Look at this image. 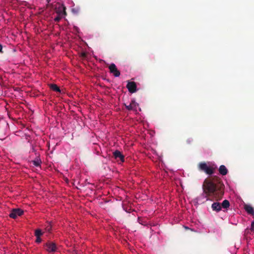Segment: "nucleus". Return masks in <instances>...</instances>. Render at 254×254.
<instances>
[{
    "label": "nucleus",
    "instance_id": "f8f14e48",
    "mask_svg": "<svg viewBox=\"0 0 254 254\" xmlns=\"http://www.w3.org/2000/svg\"><path fill=\"white\" fill-rule=\"evenodd\" d=\"M221 208H223L227 209L230 206V202L228 200L225 199L223 201L222 203L221 204Z\"/></svg>",
    "mask_w": 254,
    "mask_h": 254
},
{
    "label": "nucleus",
    "instance_id": "a211bd4d",
    "mask_svg": "<svg viewBox=\"0 0 254 254\" xmlns=\"http://www.w3.org/2000/svg\"><path fill=\"white\" fill-rule=\"evenodd\" d=\"M80 57L83 59H85L87 57V54L85 52H82L80 54Z\"/></svg>",
    "mask_w": 254,
    "mask_h": 254
},
{
    "label": "nucleus",
    "instance_id": "6ab92c4d",
    "mask_svg": "<svg viewBox=\"0 0 254 254\" xmlns=\"http://www.w3.org/2000/svg\"><path fill=\"white\" fill-rule=\"evenodd\" d=\"M42 241V240L40 238V237H36V240L35 241V242L37 243H41Z\"/></svg>",
    "mask_w": 254,
    "mask_h": 254
},
{
    "label": "nucleus",
    "instance_id": "1a4fd4ad",
    "mask_svg": "<svg viewBox=\"0 0 254 254\" xmlns=\"http://www.w3.org/2000/svg\"><path fill=\"white\" fill-rule=\"evenodd\" d=\"M211 208L213 211L219 212L221 210V203L218 202H213L211 205Z\"/></svg>",
    "mask_w": 254,
    "mask_h": 254
},
{
    "label": "nucleus",
    "instance_id": "4468645a",
    "mask_svg": "<svg viewBox=\"0 0 254 254\" xmlns=\"http://www.w3.org/2000/svg\"><path fill=\"white\" fill-rule=\"evenodd\" d=\"M50 88L54 91L61 92V89L56 84H51L50 85Z\"/></svg>",
    "mask_w": 254,
    "mask_h": 254
},
{
    "label": "nucleus",
    "instance_id": "20e7f679",
    "mask_svg": "<svg viewBox=\"0 0 254 254\" xmlns=\"http://www.w3.org/2000/svg\"><path fill=\"white\" fill-rule=\"evenodd\" d=\"M23 210L20 208H14L10 211L9 216L10 218L15 219L18 216H20L23 215Z\"/></svg>",
    "mask_w": 254,
    "mask_h": 254
},
{
    "label": "nucleus",
    "instance_id": "2eb2a0df",
    "mask_svg": "<svg viewBox=\"0 0 254 254\" xmlns=\"http://www.w3.org/2000/svg\"><path fill=\"white\" fill-rule=\"evenodd\" d=\"M43 234V232H42L41 230L40 229H36L35 231V236L36 237H41Z\"/></svg>",
    "mask_w": 254,
    "mask_h": 254
},
{
    "label": "nucleus",
    "instance_id": "dca6fc26",
    "mask_svg": "<svg viewBox=\"0 0 254 254\" xmlns=\"http://www.w3.org/2000/svg\"><path fill=\"white\" fill-rule=\"evenodd\" d=\"M52 227L51 224L50 223H48L45 227V231L50 233L52 230Z\"/></svg>",
    "mask_w": 254,
    "mask_h": 254
},
{
    "label": "nucleus",
    "instance_id": "5701e85b",
    "mask_svg": "<svg viewBox=\"0 0 254 254\" xmlns=\"http://www.w3.org/2000/svg\"><path fill=\"white\" fill-rule=\"evenodd\" d=\"M63 13H64V14H66L65 7H63Z\"/></svg>",
    "mask_w": 254,
    "mask_h": 254
},
{
    "label": "nucleus",
    "instance_id": "0eeeda50",
    "mask_svg": "<svg viewBox=\"0 0 254 254\" xmlns=\"http://www.w3.org/2000/svg\"><path fill=\"white\" fill-rule=\"evenodd\" d=\"M113 155L116 159H118L121 162H124V156L119 150H116L113 153Z\"/></svg>",
    "mask_w": 254,
    "mask_h": 254
},
{
    "label": "nucleus",
    "instance_id": "ddd939ff",
    "mask_svg": "<svg viewBox=\"0 0 254 254\" xmlns=\"http://www.w3.org/2000/svg\"><path fill=\"white\" fill-rule=\"evenodd\" d=\"M32 163L36 167H39L40 166L41 161L39 157H37L34 160L31 161Z\"/></svg>",
    "mask_w": 254,
    "mask_h": 254
},
{
    "label": "nucleus",
    "instance_id": "f03ea898",
    "mask_svg": "<svg viewBox=\"0 0 254 254\" xmlns=\"http://www.w3.org/2000/svg\"><path fill=\"white\" fill-rule=\"evenodd\" d=\"M199 171L204 172L207 175H211L214 173L216 167L208 166L205 162H199L197 165Z\"/></svg>",
    "mask_w": 254,
    "mask_h": 254
},
{
    "label": "nucleus",
    "instance_id": "423d86ee",
    "mask_svg": "<svg viewBox=\"0 0 254 254\" xmlns=\"http://www.w3.org/2000/svg\"><path fill=\"white\" fill-rule=\"evenodd\" d=\"M127 87L128 91L131 93H134L136 91V84L133 81H128L127 85Z\"/></svg>",
    "mask_w": 254,
    "mask_h": 254
},
{
    "label": "nucleus",
    "instance_id": "39448f33",
    "mask_svg": "<svg viewBox=\"0 0 254 254\" xmlns=\"http://www.w3.org/2000/svg\"><path fill=\"white\" fill-rule=\"evenodd\" d=\"M110 71L113 73L115 77H119L120 75V71L117 69L114 64H111L109 66Z\"/></svg>",
    "mask_w": 254,
    "mask_h": 254
},
{
    "label": "nucleus",
    "instance_id": "412c9836",
    "mask_svg": "<svg viewBox=\"0 0 254 254\" xmlns=\"http://www.w3.org/2000/svg\"><path fill=\"white\" fill-rule=\"evenodd\" d=\"M61 20V17L59 16H57V17H55L54 19V20L56 22H59Z\"/></svg>",
    "mask_w": 254,
    "mask_h": 254
},
{
    "label": "nucleus",
    "instance_id": "9d476101",
    "mask_svg": "<svg viewBox=\"0 0 254 254\" xmlns=\"http://www.w3.org/2000/svg\"><path fill=\"white\" fill-rule=\"evenodd\" d=\"M219 172L221 175L224 176L228 173V170L224 165H222L219 167Z\"/></svg>",
    "mask_w": 254,
    "mask_h": 254
},
{
    "label": "nucleus",
    "instance_id": "f257e3e1",
    "mask_svg": "<svg viewBox=\"0 0 254 254\" xmlns=\"http://www.w3.org/2000/svg\"><path fill=\"white\" fill-rule=\"evenodd\" d=\"M203 196L206 200H220L224 193V185L216 177L204 180L203 186Z\"/></svg>",
    "mask_w": 254,
    "mask_h": 254
},
{
    "label": "nucleus",
    "instance_id": "a878e982",
    "mask_svg": "<svg viewBox=\"0 0 254 254\" xmlns=\"http://www.w3.org/2000/svg\"><path fill=\"white\" fill-rule=\"evenodd\" d=\"M252 215L254 216V211L253 214Z\"/></svg>",
    "mask_w": 254,
    "mask_h": 254
},
{
    "label": "nucleus",
    "instance_id": "6e6552de",
    "mask_svg": "<svg viewBox=\"0 0 254 254\" xmlns=\"http://www.w3.org/2000/svg\"><path fill=\"white\" fill-rule=\"evenodd\" d=\"M137 106V103L134 100H132L129 105L125 104V106L127 109L128 110H135Z\"/></svg>",
    "mask_w": 254,
    "mask_h": 254
},
{
    "label": "nucleus",
    "instance_id": "4be33fe9",
    "mask_svg": "<svg viewBox=\"0 0 254 254\" xmlns=\"http://www.w3.org/2000/svg\"><path fill=\"white\" fill-rule=\"evenodd\" d=\"M72 11L77 13H78V9L73 8V9H72Z\"/></svg>",
    "mask_w": 254,
    "mask_h": 254
},
{
    "label": "nucleus",
    "instance_id": "aec40b11",
    "mask_svg": "<svg viewBox=\"0 0 254 254\" xmlns=\"http://www.w3.org/2000/svg\"><path fill=\"white\" fill-rule=\"evenodd\" d=\"M192 141L193 139L191 138H189L187 140V142L188 144H190L192 142Z\"/></svg>",
    "mask_w": 254,
    "mask_h": 254
},
{
    "label": "nucleus",
    "instance_id": "7ed1b4c3",
    "mask_svg": "<svg viewBox=\"0 0 254 254\" xmlns=\"http://www.w3.org/2000/svg\"><path fill=\"white\" fill-rule=\"evenodd\" d=\"M45 249L49 253H54L57 250L56 244L52 242H48L44 245Z\"/></svg>",
    "mask_w": 254,
    "mask_h": 254
},
{
    "label": "nucleus",
    "instance_id": "9b49d317",
    "mask_svg": "<svg viewBox=\"0 0 254 254\" xmlns=\"http://www.w3.org/2000/svg\"><path fill=\"white\" fill-rule=\"evenodd\" d=\"M244 209L249 214L252 215L254 211L253 207L249 204H245Z\"/></svg>",
    "mask_w": 254,
    "mask_h": 254
},
{
    "label": "nucleus",
    "instance_id": "393cba45",
    "mask_svg": "<svg viewBox=\"0 0 254 254\" xmlns=\"http://www.w3.org/2000/svg\"><path fill=\"white\" fill-rule=\"evenodd\" d=\"M47 2L49 3L50 1V0H47Z\"/></svg>",
    "mask_w": 254,
    "mask_h": 254
},
{
    "label": "nucleus",
    "instance_id": "b1692460",
    "mask_svg": "<svg viewBox=\"0 0 254 254\" xmlns=\"http://www.w3.org/2000/svg\"><path fill=\"white\" fill-rule=\"evenodd\" d=\"M2 49V47L1 45L0 44V52H1Z\"/></svg>",
    "mask_w": 254,
    "mask_h": 254
},
{
    "label": "nucleus",
    "instance_id": "f3484780",
    "mask_svg": "<svg viewBox=\"0 0 254 254\" xmlns=\"http://www.w3.org/2000/svg\"><path fill=\"white\" fill-rule=\"evenodd\" d=\"M138 221L140 224L142 225L145 226L147 225L146 222L144 221L143 219H142L141 218L138 217Z\"/></svg>",
    "mask_w": 254,
    "mask_h": 254
}]
</instances>
